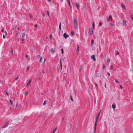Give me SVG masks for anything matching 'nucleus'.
<instances>
[{"mask_svg":"<svg viewBox=\"0 0 133 133\" xmlns=\"http://www.w3.org/2000/svg\"><path fill=\"white\" fill-rule=\"evenodd\" d=\"M112 16L111 15H110L108 17V22L112 21Z\"/></svg>","mask_w":133,"mask_h":133,"instance_id":"7ed1b4c3","label":"nucleus"},{"mask_svg":"<svg viewBox=\"0 0 133 133\" xmlns=\"http://www.w3.org/2000/svg\"><path fill=\"white\" fill-rule=\"evenodd\" d=\"M57 130V128H55L54 130H53V131L52 132V133H55V132L56 131V130Z\"/></svg>","mask_w":133,"mask_h":133,"instance_id":"412c9836","label":"nucleus"},{"mask_svg":"<svg viewBox=\"0 0 133 133\" xmlns=\"http://www.w3.org/2000/svg\"><path fill=\"white\" fill-rule=\"evenodd\" d=\"M63 36L65 38H66L69 37V35L66 33H65L63 34Z\"/></svg>","mask_w":133,"mask_h":133,"instance_id":"39448f33","label":"nucleus"},{"mask_svg":"<svg viewBox=\"0 0 133 133\" xmlns=\"http://www.w3.org/2000/svg\"><path fill=\"white\" fill-rule=\"evenodd\" d=\"M82 69V68L81 67V66H80L79 68V71H81V70Z\"/></svg>","mask_w":133,"mask_h":133,"instance_id":"e433bc0d","label":"nucleus"},{"mask_svg":"<svg viewBox=\"0 0 133 133\" xmlns=\"http://www.w3.org/2000/svg\"><path fill=\"white\" fill-rule=\"evenodd\" d=\"M79 46L78 45H77V52H78L79 51Z\"/></svg>","mask_w":133,"mask_h":133,"instance_id":"4468645a","label":"nucleus"},{"mask_svg":"<svg viewBox=\"0 0 133 133\" xmlns=\"http://www.w3.org/2000/svg\"><path fill=\"white\" fill-rule=\"evenodd\" d=\"M115 80L116 83H119V82L116 79H115Z\"/></svg>","mask_w":133,"mask_h":133,"instance_id":"2f4dec72","label":"nucleus"},{"mask_svg":"<svg viewBox=\"0 0 133 133\" xmlns=\"http://www.w3.org/2000/svg\"><path fill=\"white\" fill-rule=\"evenodd\" d=\"M48 39V36L46 37V39Z\"/></svg>","mask_w":133,"mask_h":133,"instance_id":"6e6d98bb","label":"nucleus"},{"mask_svg":"<svg viewBox=\"0 0 133 133\" xmlns=\"http://www.w3.org/2000/svg\"><path fill=\"white\" fill-rule=\"evenodd\" d=\"M52 36V34H51L50 35V39H51Z\"/></svg>","mask_w":133,"mask_h":133,"instance_id":"c756f323","label":"nucleus"},{"mask_svg":"<svg viewBox=\"0 0 133 133\" xmlns=\"http://www.w3.org/2000/svg\"><path fill=\"white\" fill-rule=\"evenodd\" d=\"M77 21L76 18H75L74 20V27L76 29L77 27Z\"/></svg>","mask_w":133,"mask_h":133,"instance_id":"f257e3e1","label":"nucleus"},{"mask_svg":"<svg viewBox=\"0 0 133 133\" xmlns=\"http://www.w3.org/2000/svg\"><path fill=\"white\" fill-rule=\"evenodd\" d=\"M94 43V41L93 39H92L91 41V45L92 46L93 45Z\"/></svg>","mask_w":133,"mask_h":133,"instance_id":"2eb2a0df","label":"nucleus"},{"mask_svg":"<svg viewBox=\"0 0 133 133\" xmlns=\"http://www.w3.org/2000/svg\"><path fill=\"white\" fill-rule=\"evenodd\" d=\"M11 53H12V54L13 52V49H11Z\"/></svg>","mask_w":133,"mask_h":133,"instance_id":"f704fd0d","label":"nucleus"},{"mask_svg":"<svg viewBox=\"0 0 133 133\" xmlns=\"http://www.w3.org/2000/svg\"><path fill=\"white\" fill-rule=\"evenodd\" d=\"M112 107L113 109H115L116 107V106L115 105L112 104Z\"/></svg>","mask_w":133,"mask_h":133,"instance_id":"f3484780","label":"nucleus"},{"mask_svg":"<svg viewBox=\"0 0 133 133\" xmlns=\"http://www.w3.org/2000/svg\"><path fill=\"white\" fill-rule=\"evenodd\" d=\"M76 6L77 7V9H79V4L78 3H76Z\"/></svg>","mask_w":133,"mask_h":133,"instance_id":"0eeeda50","label":"nucleus"},{"mask_svg":"<svg viewBox=\"0 0 133 133\" xmlns=\"http://www.w3.org/2000/svg\"><path fill=\"white\" fill-rule=\"evenodd\" d=\"M101 110H100V112H99V113L98 114H99V115L100 114V112H101Z\"/></svg>","mask_w":133,"mask_h":133,"instance_id":"864d4df0","label":"nucleus"},{"mask_svg":"<svg viewBox=\"0 0 133 133\" xmlns=\"http://www.w3.org/2000/svg\"><path fill=\"white\" fill-rule=\"evenodd\" d=\"M31 82V79L29 80L28 82L27 83L26 86H28L29 84H30Z\"/></svg>","mask_w":133,"mask_h":133,"instance_id":"f8f14e48","label":"nucleus"},{"mask_svg":"<svg viewBox=\"0 0 133 133\" xmlns=\"http://www.w3.org/2000/svg\"><path fill=\"white\" fill-rule=\"evenodd\" d=\"M105 87L106 88H107L106 86V84H105Z\"/></svg>","mask_w":133,"mask_h":133,"instance_id":"13d9d810","label":"nucleus"},{"mask_svg":"<svg viewBox=\"0 0 133 133\" xmlns=\"http://www.w3.org/2000/svg\"><path fill=\"white\" fill-rule=\"evenodd\" d=\"M47 102L46 100L45 101H44V102L43 103V104L44 105H45L47 103Z\"/></svg>","mask_w":133,"mask_h":133,"instance_id":"5701e85b","label":"nucleus"},{"mask_svg":"<svg viewBox=\"0 0 133 133\" xmlns=\"http://www.w3.org/2000/svg\"><path fill=\"white\" fill-rule=\"evenodd\" d=\"M89 32L91 35H92L93 33V30L91 28L90 29H89Z\"/></svg>","mask_w":133,"mask_h":133,"instance_id":"9d476101","label":"nucleus"},{"mask_svg":"<svg viewBox=\"0 0 133 133\" xmlns=\"http://www.w3.org/2000/svg\"><path fill=\"white\" fill-rule=\"evenodd\" d=\"M91 58L93 59V61H95L96 60L95 56L94 55H92L91 56Z\"/></svg>","mask_w":133,"mask_h":133,"instance_id":"423d86ee","label":"nucleus"},{"mask_svg":"<svg viewBox=\"0 0 133 133\" xmlns=\"http://www.w3.org/2000/svg\"><path fill=\"white\" fill-rule=\"evenodd\" d=\"M131 19L132 20H133V18L132 17H131Z\"/></svg>","mask_w":133,"mask_h":133,"instance_id":"680f3d73","label":"nucleus"},{"mask_svg":"<svg viewBox=\"0 0 133 133\" xmlns=\"http://www.w3.org/2000/svg\"><path fill=\"white\" fill-rule=\"evenodd\" d=\"M8 124H9V123L8 122H6L5 123V124H4V125H3L2 127V128H5L7 126Z\"/></svg>","mask_w":133,"mask_h":133,"instance_id":"20e7f679","label":"nucleus"},{"mask_svg":"<svg viewBox=\"0 0 133 133\" xmlns=\"http://www.w3.org/2000/svg\"><path fill=\"white\" fill-rule=\"evenodd\" d=\"M99 116V114H98L97 115L96 118L95 123V130L96 129V128L97 125V122Z\"/></svg>","mask_w":133,"mask_h":133,"instance_id":"f03ea898","label":"nucleus"},{"mask_svg":"<svg viewBox=\"0 0 133 133\" xmlns=\"http://www.w3.org/2000/svg\"><path fill=\"white\" fill-rule=\"evenodd\" d=\"M106 66L105 64H103V69H104V68H105Z\"/></svg>","mask_w":133,"mask_h":133,"instance_id":"cd10ccee","label":"nucleus"},{"mask_svg":"<svg viewBox=\"0 0 133 133\" xmlns=\"http://www.w3.org/2000/svg\"><path fill=\"white\" fill-rule=\"evenodd\" d=\"M61 23H60L59 25V29L60 30H61Z\"/></svg>","mask_w":133,"mask_h":133,"instance_id":"ddd939ff","label":"nucleus"},{"mask_svg":"<svg viewBox=\"0 0 133 133\" xmlns=\"http://www.w3.org/2000/svg\"><path fill=\"white\" fill-rule=\"evenodd\" d=\"M29 68H30L29 67V66H28V68H27V70H29Z\"/></svg>","mask_w":133,"mask_h":133,"instance_id":"ea45409f","label":"nucleus"},{"mask_svg":"<svg viewBox=\"0 0 133 133\" xmlns=\"http://www.w3.org/2000/svg\"><path fill=\"white\" fill-rule=\"evenodd\" d=\"M29 16H30V18H31V19H32V16L30 14L29 15Z\"/></svg>","mask_w":133,"mask_h":133,"instance_id":"79ce46f5","label":"nucleus"},{"mask_svg":"<svg viewBox=\"0 0 133 133\" xmlns=\"http://www.w3.org/2000/svg\"><path fill=\"white\" fill-rule=\"evenodd\" d=\"M4 29H2L1 30V31L2 32H4Z\"/></svg>","mask_w":133,"mask_h":133,"instance_id":"49530a36","label":"nucleus"},{"mask_svg":"<svg viewBox=\"0 0 133 133\" xmlns=\"http://www.w3.org/2000/svg\"><path fill=\"white\" fill-rule=\"evenodd\" d=\"M110 68L111 69H112L114 68V66L113 65H111L110 66Z\"/></svg>","mask_w":133,"mask_h":133,"instance_id":"7c9ffc66","label":"nucleus"},{"mask_svg":"<svg viewBox=\"0 0 133 133\" xmlns=\"http://www.w3.org/2000/svg\"><path fill=\"white\" fill-rule=\"evenodd\" d=\"M47 14L48 16H49V12L48 11H47Z\"/></svg>","mask_w":133,"mask_h":133,"instance_id":"473e14b6","label":"nucleus"},{"mask_svg":"<svg viewBox=\"0 0 133 133\" xmlns=\"http://www.w3.org/2000/svg\"><path fill=\"white\" fill-rule=\"evenodd\" d=\"M5 92H6V94H7V95H8V96L9 95V94H8V92L6 91H5Z\"/></svg>","mask_w":133,"mask_h":133,"instance_id":"58836bf2","label":"nucleus"},{"mask_svg":"<svg viewBox=\"0 0 133 133\" xmlns=\"http://www.w3.org/2000/svg\"><path fill=\"white\" fill-rule=\"evenodd\" d=\"M92 27H93V29H94V28H95V26H94V23L93 22H92Z\"/></svg>","mask_w":133,"mask_h":133,"instance_id":"a878e982","label":"nucleus"},{"mask_svg":"<svg viewBox=\"0 0 133 133\" xmlns=\"http://www.w3.org/2000/svg\"><path fill=\"white\" fill-rule=\"evenodd\" d=\"M26 58H27V57H28V55H26Z\"/></svg>","mask_w":133,"mask_h":133,"instance_id":"052dcab7","label":"nucleus"},{"mask_svg":"<svg viewBox=\"0 0 133 133\" xmlns=\"http://www.w3.org/2000/svg\"><path fill=\"white\" fill-rule=\"evenodd\" d=\"M42 73H43V74H44V73H45V72L44 71V70H43V71H42Z\"/></svg>","mask_w":133,"mask_h":133,"instance_id":"09e8293b","label":"nucleus"},{"mask_svg":"<svg viewBox=\"0 0 133 133\" xmlns=\"http://www.w3.org/2000/svg\"><path fill=\"white\" fill-rule=\"evenodd\" d=\"M107 75H109V76L110 75V73L108 72H107Z\"/></svg>","mask_w":133,"mask_h":133,"instance_id":"a19ab883","label":"nucleus"},{"mask_svg":"<svg viewBox=\"0 0 133 133\" xmlns=\"http://www.w3.org/2000/svg\"><path fill=\"white\" fill-rule=\"evenodd\" d=\"M40 57V55H37V58H38Z\"/></svg>","mask_w":133,"mask_h":133,"instance_id":"4c0bfd02","label":"nucleus"},{"mask_svg":"<svg viewBox=\"0 0 133 133\" xmlns=\"http://www.w3.org/2000/svg\"><path fill=\"white\" fill-rule=\"evenodd\" d=\"M35 27L36 28H37V25L36 24L35 25Z\"/></svg>","mask_w":133,"mask_h":133,"instance_id":"de8ad7c7","label":"nucleus"},{"mask_svg":"<svg viewBox=\"0 0 133 133\" xmlns=\"http://www.w3.org/2000/svg\"><path fill=\"white\" fill-rule=\"evenodd\" d=\"M43 16H44L45 14L44 13H43Z\"/></svg>","mask_w":133,"mask_h":133,"instance_id":"4d7b16f0","label":"nucleus"},{"mask_svg":"<svg viewBox=\"0 0 133 133\" xmlns=\"http://www.w3.org/2000/svg\"><path fill=\"white\" fill-rule=\"evenodd\" d=\"M119 52L118 51L117 52L116 55H119Z\"/></svg>","mask_w":133,"mask_h":133,"instance_id":"c03bdc74","label":"nucleus"},{"mask_svg":"<svg viewBox=\"0 0 133 133\" xmlns=\"http://www.w3.org/2000/svg\"><path fill=\"white\" fill-rule=\"evenodd\" d=\"M28 94V91H26L24 93V94L26 95V96H27Z\"/></svg>","mask_w":133,"mask_h":133,"instance_id":"aec40b11","label":"nucleus"},{"mask_svg":"<svg viewBox=\"0 0 133 133\" xmlns=\"http://www.w3.org/2000/svg\"><path fill=\"white\" fill-rule=\"evenodd\" d=\"M95 85H96V87H97V84H96V83H95Z\"/></svg>","mask_w":133,"mask_h":133,"instance_id":"5fc2aeb1","label":"nucleus"},{"mask_svg":"<svg viewBox=\"0 0 133 133\" xmlns=\"http://www.w3.org/2000/svg\"><path fill=\"white\" fill-rule=\"evenodd\" d=\"M60 64H61V70H62V64L61 59L60 60Z\"/></svg>","mask_w":133,"mask_h":133,"instance_id":"6ab92c4d","label":"nucleus"},{"mask_svg":"<svg viewBox=\"0 0 133 133\" xmlns=\"http://www.w3.org/2000/svg\"><path fill=\"white\" fill-rule=\"evenodd\" d=\"M110 59L109 58H108L107 59V62L108 63H109L110 62Z\"/></svg>","mask_w":133,"mask_h":133,"instance_id":"b1692460","label":"nucleus"},{"mask_svg":"<svg viewBox=\"0 0 133 133\" xmlns=\"http://www.w3.org/2000/svg\"><path fill=\"white\" fill-rule=\"evenodd\" d=\"M63 120H64V118H63Z\"/></svg>","mask_w":133,"mask_h":133,"instance_id":"338daca9","label":"nucleus"},{"mask_svg":"<svg viewBox=\"0 0 133 133\" xmlns=\"http://www.w3.org/2000/svg\"><path fill=\"white\" fill-rule=\"evenodd\" d=\"M9 100L11 104L12 105L13 104V103L11 99H9Z\"/></svg>","mask_w":133,"mask_h":133,"instance_id":"393cba45","label":"nucleus"},{"mask_svg":"<svg viewBox=\"0 0 133 133\" xmlns=\"http://www.w3.org/2000/svg\"><path fill=\"white\" fill-rule=\"evenodd\" d=\"M18 77H17L15 78V80H17L18 79Z\"/></svg>","mask_w":133,"mask_h":133,"instance_id":"8fccbe9b","label":"nucleus"},{"mask_svg":"<svg viewBox=\"0 0 133 133\" xmlns=\"http://www.w3.org/2000/svg\"><path fill=\"white\" fill-rule=\"evenodd\" d=\"M49 2H50V0H48Z\"/></svg>","mask_w":133,"mask_h":133,"instance_id":"0e129e2a","label":"nucleus"},{"mask_svg":"<svg viewBox=\"0 0 133 133\" xmlns=\"http://www.w3.org/2000/svg\"><path fill=\"white\" fill-rule=\"evenodd\" d=\"M4 33L5 34H7V32L6 31H5V32H4Z\"/></svg>","mask_w":133,"mask_h":133,"instance_id":"603ef678","label":"nucleus"},{"mask_svg":"<svg viewBox=\"0 0 133 133\" xmlns=\"http://www.w3.org/2000/svg\"><path fill=\"white\" fill-rule=\"evenodd\" d=\"M61 53L62 54H63L64 53V51L63 49H61Z\"/></svg>","mask_w":133,"mask_h":133,"instance_id":"bb28decb","label":"nucleus"},{"mask_svg":"<svg viewBox=\"0 0 133 133\" xmlns=\"http://www.w3.org/2000/svg\"><path fill=\"white\" fill-rule=\"evenodd\" d=\"M45 61H46V59H45L43 61V63H45Z\"/></svg>","mask_w":133,"mask_h":133,"instance_id":"37998d69","label":"nucleus"},{"mask_svg":"<svg viewBox=\"0 0 133 133\" xmlns=\"http://www.w3.org/2000/svg\"><path fill=\"white\" fill-rule=\"evenodd\" d=\"M22 39V41H23V40H24V39Z\"/></svg>","mask_w":133,"mask_h":133,"instance_id":"69168bd1","label":"nucleus"},{"mask_svg":"<svg viewBox=\"0 0 133 133\" xmlns=\"http://www.w3.org/2000/svg\"><path fill=\"white\" fill-rule=\"evenodd\" d=\"M25 34L24 33H23L22 34V38H24L25 36Z\"/></svg>","mask_w":133,"mask_h":133,"instance_id":"a211bd4d","label":"nucleus"},{"mask_svg":"<svg viewBox=\"0 0 133 133\" xmlns=\"http://www.w3.org/2000/svg\"><path fill=\"white\" fill-rule=\"evenodd\" d=\"M17 105H18V103H17V105H16V107H17Z\"/></svg>","mask_w":133,"mask_h":133,"instance_id":"e2e57ef3","label":"nucleus"},{"mask_svg":"<svg viewBox=\"0 0 133 133\" xmlns=\"http://www.w3.org/2000/svg\"><path fill=\"white\" fill-rule=\"evenodd\" d=\"M61 0V1L62 2L63 1V0Z\"/></svg>","mask_w":133,"mask_h":133,"instance_id":"774afa93","label":"nucleus"},{"mask_svg":"<svg viewBox=\"0 0 133 133\" xmlns=\"http://www.w3.org/2000/svg\"><path fill=\"white\" fill-rule=\"evenodd\" d=\"M52 54H53L55 51V49L53 48H52L50 50Z\"/></svg>","mask_w":133,"mask_h":133,"instance_id":"1a4fd4ad","label":"nucleus"},{"mask_svg":"<svg viewBox=\"0 0 133 133\" xmlns=\"http://www.w3.org/2000/svg\"><path fill=\"white\" fill-rule=\"evenodd\" d=\"M123 25L125 26L126 25V21L125 19H124L123 21Z\"/></svg>","mask_w":133,"mask_h":133,"instance_id":"9b49d317","label":"nucleus"},{"mask_svg":"<svg viewBox=\"0 0 133 133\" xmlns=\"http://www.w3.org/2000/svg\"><path fill=\"white\" fill-rule=\"evenodd\" d=\"M102 25V23L101 22H100L99 23V26H101Z\"/></svg>","mask_w":133,"mask_h":133,"instance_id":"72a5a7b5","label":"nucleus"},{"mask_svg":"<svg viewBox=\"0 0 133 133\" xmlns=\"http://www.w3.org/2000/svg\"><path fill=\"white\" fill-rule=\"evenodd\" d=\"M119 86L120 87L121 89H122L123 88L122 86L121 85H119Z\"/></svg>","mask_w":133,"mask_h":133,"instance_id":"c9c22d12","label":"nucleus"},{"mask_svg":"<svg viewBox=\"0 0 133 133\" xmlns=\"http://www.w3.org/2000/svg\"><path fill=\"white\" fill-rule=\"evenodd\" d=\"M121 5L123 9H126V8H125V5H124V4L123 3H121Z\"/></svg>","mask_w":133,"mask_h":133,"instance_id":"6e6552de","label":"nucleus"},{"mask_svg":"<svg viewBox=\"0 0 133 133\" xmlns=\"http://www.w3.org/2000/svg\"><path fill=\"white\" fill-rule=\"evenodd\" d=\"M3 38H5V35H3Z\"/></svg>","mask_w":133,"mask_h":133,"instance_id":"a18cd8bd","label":"nucleus"},{"mask_svg":"<svg viewBox=\"0 0 133 133\" xmlns=\"http://www.w3.org/2000/svg\"><path fill=\"white\" fill-rule=\"evenodd\" d=\"M67 2H68V4H69V6H71V4L70 3V1L69 0H67Z\"/></svg>","mask_w":133,"mask_h":133,"instance_id":"dca6fc26","label":"nucleus"},{"mask_svg":"<svg viewBox=\"0 0 133 133\" xmlns=\"http://www.w3.org/2000/svg\"><path fill=\"white\" fill-rule=\"evenodd\" d=\"M110 24L111 25H113V24H112L111 23H110Z\"/></svg>","mask_w":133,"mask_h":133,"instance_id":"bf43d9fd","label":"nucleus"},{"mask_svg":"<svg viewBox=\"0 0 133 133\" xmlns=\"http://www.w3.org/2000/svg\"><path fill=\"white\" fill-rule=\"evenodd\" d=\"M71 100L72 101H73V99H72V97H71Z\"/></svg>","mask_w":133,"mask_h":133,"instance_id":"3c124183","label":"nucleus"},{"mask_svg":"<svg viewBox=\"0 0 133 133\" xmlns=\"http://www.w3.org/2000/svg\"><path fill=\"white\" fill-rule=\"evenodd\" d=\"M42 57H40V59L39 62H41L42 61Z\"/></svg>","mask_w":133,"mask_h":133,"instance_id":"c85d7f7f","label":"nucleus"},{"mask_svg":"<svg viewBox=\"0 0 133 133\" xmlns=\"http://www.w3.org/2000/svg\"><path fill=\"white\" fill-rule=\"evenodd\" d=\"M74 31H71V35L72 36H73V35L74 34Z\"/></svg>","mask_w":133,"mask_h":133,"instance_id":"4be33fe9","label":"nucleus"}]
</instances>
